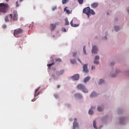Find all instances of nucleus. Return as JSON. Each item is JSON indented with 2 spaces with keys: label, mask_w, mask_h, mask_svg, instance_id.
<instances>
[{
  "label": "nucleus",
  "mask_w": 129,
  "mask_h": 129,
  "mask_svg": "<svg viewBox=\"0 0 129 129\" xmlns=\"http://www.w3.org/2000/svg\"><path fill=\"white\" fill-rule=\"evenodd\" d=\"M71 25L72 27H74L75 28H76V27H78L79 26V24H73V20H72L70 22Z\"/></svg>",
  "instance_id": "obj_15"
},
{
  "label": "nucleus",
  "mask_w": 129,
  "mask_h": 129,
  "mask_svg": "<svg viewBox=\"0 0 129 129\" xmlns=\"http://www.w3.org/2000/svg\"><path fill=\"white\" fill-rule=\"evenodd\" d=\"M54 97H55V98H58V95L55 94L54 95Z\"/></svg>",
  "instance_id": "obj_36"
},
{
  "label": "nucleus",
  "mask_w": 129,
  "mask_h": 129,
  "mask_svg": "<svg viewBox=\"0 0 129 129\" xmlns=\"http://www.w3.org/2000/svg\"><path fill=\"white\" fill-rule=\"evenodd\" d=\"M111 77H115V75H113L111 76Z\"/></svg>",
  "instance_id": "obj_42"
},
{
  "label": "nucleus",
  "mask_w": 129,
  "mask_h": 129,
  "mask_svg": "<svg viewBox=\"0 0 129 129\" xmlns=\"http://www.w3.org/2000/svg\"><path fill=\"white\" fill-rule=\"evenodd\" d=\"M102 83H104V80L100 79L98 82V84H102Z\"/></svg>",
  "instance_id": "obj_23"
},
{
  "label": "nucleus",
  "mask_w": 129,
  "mask_h": 129,
  "mask_svg": "<svg viewBox=\"0 0 129 129\" xmlns=\"http://www.w3.org/2000/svg\"><path fill=\"white\" fill-rule=\"evenodd\" d=\"M97 52H98V49H97V47H96V46H93L92 49V53L93 54H96Z\"/></svg>",
  "instance_id": "obj_10"
},
{
  "label": "nucleus",
  "mask_w": 129,
  "mask_h": 129,
  "mask_svg": "<svg viewBox=\"0 0 129 129\" xmlns=\"http://www.w3.org/2000/svg\"><path fill=\"white\" fill-rule=\"evenodd\" d=\"M3 29H6V28H7V25H3Z\"/></svg>",
  "instance_id": "obj_34"
},
{
  "label": "nucleus",
  "mask_w": 129,
  "mask_h": 129,
  "mask_svg": "<svg viewBox=\"0 0 129 129\" xmlns=\"http://www.w3.org/2000/svg\"><path fill=\"white\" fill-rule=\"evenodd\" d=\"M10 17L11 19V21H18L19 19V16L18 15V12H17V10L14 11L12 14H10Z\"/></svg>",
  "instance_id": "obj_3"
},
{
  "label": "nucleus",
  "mask_w": 129,
  "mask_h": 129,
  "mask_svg": "<svg viewBox=\"0 0 129 129\" xmlns=\"http://www.w3.org/2000/svg\"><path fill=\"white\" fill-rule=\"evenodd\" d=\"M10 0H6V2H8Z\"/></svg>",
  "instance_id": "obj_47"
},
{
  "label": "nucleus",
  "mask_w": 129,
  "mask_h": 129,
  "mask_svg": "<svg viewBox=\"0 0 129 129\" xmlns=\"http://www.w3.org/2000/svg\"><path fill=\"white\" fill-rule=\"evenodd\" d=\"M97 60H99V56L97 55L95 57V60L94 61V64H98L99 63V61Z\"/></svg>",
  "instance_id": "obj_13"
},
{
  "label": "nucleus",
  "mask_w": 129,
  "mask_h": 129,
  "mask_svg": "<svg viewBox=\"0 0 129 129\" xmlns=\"http://www.w3.org/2000/svg\"><path fill=\"white\" fill-rule=\"evenodd\" d=\"M57 88H60V85H57Z\"/></svg>",
  "instance_id": "obj_40"
},
{
  "label": "nucleus",
  "mask_w": 129,
  "mask_h": 129,
  "mask_svg": "<svg viewBox=\"0 0 129 129\" xmlns=\"http://www.w3.org/2000/svg\"><path fill=\"white\" fill-rule=\"evenodd\" d=\"M107 15H108V13H107Z\"/></svg>",
  "instance_id": "obj_50"
},
{
  "label": "nucleus",
  "mask_w": 129,
  "mask_h": 129,
  "mask_svg": "<svg viewBox=\"0 0 129 129\" xmlns=\"http://www.w3.org/2000/svg\"><path fill=\"white\" fill-rule=\"evenodd\" d=\"M39 89H40V87L36 89L35 95H34L35 97H36V96H38V95H39V94H40V92H39Z\"/></svg>",
  "instance_id": "obj_14"
},
{
  "label": "nucleus",
  "mask_w": 129,
  "mask_h": 129,
  "mask_svg": "<svg viewBox=\"0 0 129 129\" xmlns=\"http://www.w3.org/2000/svg\"><path fill=\"white\" fill-rule=\"evenodd\" d=\"M113 65H114V62H111L110 66H113Z\"/></svg>",
  "instance_id": "obj_37"
},
{
  "label": "nucleus",
  "mask_w": 129,
  "mask_h": 129,
  "mask_svg": "<svg viewBox=\"0 0 129 129\" xmlns=\"http://www.w3.org/2000/svg\"><path fill=\"white\" fill-rule=\"evenodd\" d=\"M75 96L77 97V98H82V96L80 94H76Z\"/></svg>",
  "instance_id": "obj_19"
},
{
  "label": "nucleus",
  "mask_w": 129,
  "mask_h": 129,
  "mask_svg": "<svg viewBox=\"0 0 129 129\" xmlns=\"http://www.w3.org/2000/svg\"><path fill=\"white\" fill-rule=\"evenodd\" d=\"M78 2L80 5H82L84 2V0H78Z\"/></svg>",
  "instance_id": "obj_25"
},
{
  "label": "nucleus",
  "mask_w": 129,
  "mask_h": 129,
  "mask_svg": "<svg viewBox=\"0 0 129 129\" xmlns=\"http://www.w3.org/2000/svg\"><path fill=\"white\" fill-rule=\"evenodd\" d=\"M124 120H125L124 118H121L120 119V123H121V124H124Z\"/></svg>",
  "instance_id": "obj_17"
},
{
  "label": "nucleus",
  "mask_w": 129,
  "mask_h": 129,
  "mask_svg": "<svg viewBox=\"0 0 129 129\" xmlns=\"http://www.w3.org/2000/svg\"><path fill=\"white\" fill-rule=\"evenodd\" d=\"M83 12L84 13V14H86V15H87L88 18H89V15H95V12H94V11L91 9L90 7H89L84 8Z\"/></svg>",
  "instance_id": "obj_2"
},
{
  "label": "nucleus",
  "mask_w": 129,
  "mask_h": 129,
  "mask_svg": "<svg viewBox=\"0 0 129 129\" xmlns=\"http://www.w3.org/2000/svg\"><path fill=\"white\" fill-rule=\"evenodd\" d=\"M59 25V23L57 22L55 23V24H50V27L51 28V31H54L55 29V28H56V26H58Z\"/></svg>",
  "instance_id": "obj_9"
},
{
  "label": "nucleus",
  "mask_w": 129,
  "mask_h": 129,
  "mask_svg": "<svg viewBox=\"0 0 129 129\" xmlns=\"http://www.w3.org/2000/svg\"><path fill=\"white\" fill-rule=\"evenodd\" d=\"M78 61H79L80 63H81V60H80V59L79 58H78Z\"/></svg>",
  "instance_id": "obj_41"
},
{
  "label": "nucleus",
  "mask_w": 129,
  "mask_h": 129,
  "mask_svg": "<svg viewBox=\"0 0 129 129\" xmlns=\"http://www.w3.org/2000/svg\"><path fill=\"white\" fill-rule=\"evenodd\" d=\"M24 0H20V2H23Z\"/></svg>",
  "instance_id": "obj_48"
},
{
  "label": "nucleus",
  "mask_w": 129,
  "mask_h": 129,
  "mask_svg": "<svg viewBox=\"0 0 129 129\" xmlns=\"http://www.w3.org/2000/svg\"><path fill=\"white\" fill-rule=\"evenodd\" d=\"M9 10V4L5 3L0 4V13L6 14Z\"/></svg>",
  "instance_id": "obj_1"
},
{
  "label": "nucleus",
  "mask_w": 129,
  "mask_h": 129,
  "mask_svg": "<svg viewBox=\"0 0 129 129\" xmlns=\"http://www.w3.org/2000/svg\"><path fill=\"white\" fill-rule=\"evenodd\" d=\"M52 65H55V62H52L51 63L47 64V67H48V68H50L51 66H52Z\"/></svg>",
  "instance_id": "obj_22"
},
{
  "label": "nucleus",
  "mask_w": 129,
  "mask_h": 129,
  "mask_svg": "<svg viewBox=\"0 0 129 129\" xmlns=\"http://www.w3.org/2000/svg\"><path fill=\"white\" fill-rule=\"evenodd\" d=\"M56 9H57V7L56 6H54L53 7H52V11H55V10H56Z\"/></svg>",
  "instance_id": "obj_32"
},
{
  "label": "nucleus",
  "mask_w": 129,
  "mask_h": 129,
  "mask_svg": "<svg viewBox=\"0 0 129 129\" xmlns=\"http://www.w3.org/2000/svg\"><path fill=\"white\" fill-rule=\"evenodd\" d=\"M62 4L64 5L65 4V0H62Z\"/></svg>",
  "instance_id": "obj_39"
},
{
  "label": "nucleus",
  "mask_w": 129,
  "mask_h": 129,
  "mask_svg": "<svg viewBox=\"0 0 129 129\" xmlns=\"http://www.w3.org/2000/svg\"><path fill=\"white\" fill-rule=\"evenodd\" d=\"M89 79H90V77H87L86 78H85L84 80V82H85V83H86V82L89 81Z\"/></svg>",
  "instance_id": "obj_16"
},
{
  "label": "nucleus",
  "mask_w": 129,
  "mask_h": 129,
  "mask_svg": "<svg viewBox=\"0 0 129 129\" xmlns=\"http://www.w3.org/2000/svg\"><path fill=\"white\" fill-rule=\"evenodd\" d=\"M98 6V3H93L91 5V8H92V9H95V8H97V7Z\"/></svg>",
  "instance_id": "obj_12"
},
{
  "label": "nucleus",
  "mask_w": 129,
  "mask_h": 129,
  "mask_svg": "<svg viewBox=\"0 0 129 129\" xmlns=\"http://www.w3.org/2000/svg\"><path fill=\"white\" fill-rule=\"evenodd\" d=\"M72 79L73 80H78L79 79V75L78 74H75L72 77Z\"/></svg>",
  "instance_id": "obj_11"
},
{
  "label": "nucleus",
  "mask_w": 129,
  "mask_h": 129,
  "mask_svg": "<svg viewBox=\"0 0 129 129\" xmlns=\"http://www.w3.org/2000/svg\"><path fill=\"white\" fill-rule=\"evenodd\" d=\"M77 121V119L76 118H75L74 121L73 123V129H76V127H78V123Z\"/></svg>",
  "instance_id": "obj_7"
},
{
  "label": "nucleus",
  "mask_w": 129,
  "mask_h": 129,
  "mask_svg": "<svg viewBox=\"0 0 129 129\" xmlns=\"http://www.w3.org/2000/svg\"><path fill=\"white\" fill-rule=\"evenodd\" d=\"M114 29L116 32H118V31H119V27L118 26H115Z\"/></svg>",
  "instance_id": "obj_21"
},
{
  "label": "nucleus",
  "mask_w": 129,
  "mask_h": 129,
  "mask_svg": "<svg viewBox=\"0 0 129 129\" xmlns=\"http://www.w3.org/2000/svg\"><path fill=\"white\" fill-rule=\"evenodd\" d=\"M89 114H93V111H92V110L90 109L89 110Z\"/></svg>",
  "instance_id": "obj_30"
},
{
  "label": "nucleus",
  "mask_w": 129,
  "mask_h": 129,
  "mask_svg": "<svg viewBox=\"0 0 129 129\" xmlns=\"http://www.w3.org/2000/svg\"><path fill=\"white\" fill-rule=\"evenodd\" d=\"M65 12H66L68 15H70V14H72V9L68 8V7H65Z\"/></svg>",
  "instance_id": "obj_6"
},
{
  "label": "nucleus",
  "mask_w": 129,
  "mask_h": 129,
  "mask_svg": "<svg viewBox=\"0 0 129 129\" xmlns=\"http://www.w3.org/2000/svg\"><path fill=\"white\" fill-rule=\"evenodd\" d=\"M83 71L85 73H88V68L87 67V64H84L83 67Z\"/></svg>",
  "instance_id": "obj_8"
},
{
  "label": "nucleus",
  "mask_w": 129,
  "mask_h": 129,
  "mask_svg": "<svg viewBox=\"0 0 129 129\" xmlns=\"http://www.w3.org/2000/svg\"><path fill=\"white\" fill-rule=\"evenodd\" d=\"M69 0H65V3H68V2H69Z\"/></svg>",
  "instance_id": "obj_45"
},
{
  "label": "nucleus",
  "mask_w": 129,
  "mask_h": 129,
  "mask_svg": "<svg viewBox=\"0 0 129 129\" xmlns=\"http://www.w3.org/2000/svg\"><path fill=\"white\" fill-rule=\"evenodd\" d=\"M62 31H63V32H65V28H62Z\"/></svg>",
  "instance_id": "obj_43"
},
{
  "label": "nucleus",
  "mask_w": 129,
  "mask_h": 129,
  "mask_svg": "<svg viewBox=\"0 0 129 129\" xmlns=\"http://www.w3.org/2000/svg\"><path fill=\"white\" fill-rule=\"evenodd\" d=\"M104 39L105 40H106V36H105Z\"/></svg>",
  "instance_id": "obj_46"
},
{
  "label": "nucleus",
  "mask_w": 129,
  "mask_h": 129,
  "mask_svg": "<svg viewBox=\"0 0 129 129\" xmlns=\"http://www.w3.org/2000/svg\"><path fill=\"white\" fill-rule=\"evenodd\" d=\"M16 7H19V2L18 1L16 2Z\"/></svg>",
  "instance_id": "obj_35"
},
{
  "label": "nucleus",
  "mask_w": 129,
  "mask_h": 129,
  "mask_svg": "<svg viewBox=\"0 0 129 129\" xmlns=\"http://www.w3.org/2000/svg\"><path fill=\"white\" fill-rule=\"evenodd\" d=\"M77 53H76V52H73V56H74V57H75L76 56V55H77Z\"/></svg>",
  "instance_id": "obj_33"
},
{
  "label": "nucleus",
  "mask_w": 129,
  "mask_h": 129,
  "mask_svg": "<svg viewBox=\"0 0 129 129\" xmlns=\"http://www.w3.org/2000/svg\"><path fill=\"white\" fill-rule=\"evenodd\" d=\"M93 126H94V128H97V127H96V121H95V120H94V122H93Z\"/></svg>",
  "instance_id": "obj_26"
},
{
  "label": "nucleus",
  "mask_w": 129,
  "mask_h": 129,
  "mask_svg": "<svg viewBox=\"0 0 129 129\" xmlns=\"http://www.w3.org/2000/svg\"><path fill=\"white\" fill-rule=\"evenodd\" d=\"M36 101V99H34L32 100V102H34V101Z\"/></svg>",
  "instance_id": "obj_44"
},
{
  "label": "nucleus",
  "mask_w": 129,
  "mask_h": 129,
  "mask_svg": "<svg viewBox=\"0 0 129 129\" xmlns=\"http://www.w3.org/2000/svg\"><path fill=\"white\" fill-rule=\"evenodd\" d=\"M83 52H84V53L85 54V55H86V50L85 46H84L83 47Z\"/></svg>",
  "instance_id": "obj_29"
},
{
  "label": "nucleus",
  "mask_w": 129,
  "mask_h": 129,
  "mask_svg": "<svg viewBox=\"0 0 129 129\" xmlns=\"http://www.w3.org/2000/svg\"><path fill=\"white\" fill-rule=\"evenodd\" d=\"M63 11H65V8L63 9Z\"/></svg>",
  "instance_id": "obj_49"
},
{
  "label": "nucleus",
  "mask_w": 129,
  "mask_h": 129,
  "mask_svg": "<svg viewBox=\"0 0 129 129\" xmlns=\"http://www.w3.org/2000/svg\"><path fill=\"white\" fill-rule=\"evenodd\" d=\"M94 69H95V67L92 66V68H91V70H93Z\"/></svg>",
  "instance_id": "obj_38"
},
{
  "label": "nucleus",
  "mask_w": 129,
  "mask_h": 129,
  "mask_svg": "<svg viewBox=\"0 0 129 129\" xmlns=\"http://www.w3.org/2000/svg\"><path fill=\"white\" fill-rule=\"evenodd\" d=\"M76 62V60L75 59L71 60V63H72V64H75Z\"/></svg>",
  "instance_id": "obj_28"
},
{
  "label": "nucleus",
  "mask_w": 129,
  "mask_h": 129,
  "mask_svg": "<svg viewBox=\"0 0 129 129\" xmlns=\"http://www.w3.org/2000/svg\"><path fill=\"white\" fill-rule=\"evenodd\" d=\"M77 88L79 90H82L84 93H87L88 92V90H87V89H86L85 86L83 84H79L77 86Z\"/></svg>",
  "instance_id": "obj_4"
},
{
  "label": "nucleus",
  "mask_w": 129,
  "mask_h": 129,
  "mask_svg": "<svg viewBox=\"0 0 129 129\" xmlns=\"http://www.w3.org/2000/svg\"><path fill=\"white\" fill-rule=\"evenodd\" d=\"M97 110L98 111H102V110H103V108L101 107H98Z\"/></svg>",
  "instance_id": "obj_24"
},
{
  "label": "nucleus",
  "mask_w": 129,
  "mask_h": 129,
  "mask_svg": "<svg viewBox=\"0 0 129 129\" xmlns=\"http://www.w3.org/2000/svg\"><path fill=\"white\" fill-rule=\"evenodd\" d=\"M5 22H9V16H6L5 19Z\"/></svg>",
  "instance_id": "obj_31"
},
{
  "label": "nucleus",
  "mask_w": 129,
  "mask_h": 129,
  "mask_svg": "<svg viewBox=\"0 0 129 129\" xmlns=\"http://www.w3.org/2000/svg\"><path fill=\"white\" fill-rule=\"evenodd\" d=\"M95 96H97L96 93L93 92L90 95V97H95Z\"/></svg>",
  "instance_id": "obj_18"
},
{
  "label": "nucleus",
  "mask_w": 129,
  "mask_h": 129,
  "mask_svg": "<svg viewBox=\"0 0 129 129\" xmlns=\"http://www.w3.org/2000/svg\"><path fill=\"white\" fill-rule=\"evenodd\" d=\"M65 22H66V25L67 26H68V25H69V21H68V19L67 18H66Z\"/></svg>",
  "instance_id": "obj_27"
},
{
  "label": "nucleus",
  "mask_w": 129,
  "mask_h": 129,
  "mask_svg": "<svg viewBox=\"0 0 129 129\" xmlns=\"http://www.w3.org/2000/svg\"><path fill=\"white\" fill-rule=\"evenodd\" d=\"M23 32H24V31H23L21 28L15 29L14 30V35L16 38H19V37H21V35H20V34H22Z\"/></svg>",
  "instance_id": "obj_5"
},
{
  "label": "nucleus",
  "mask_w": 129,
  "mask_h": 129,
  "mask_svg": "<svg viewBox=\"0 0 129 129\" xmlns=\"http://www.w3.org/2000/svg\"><path fill=\"white\" fill-rule=\"evenodd\" d=\"M55 62H57V63H60V62H61L62 61V60L60 58H55Z\"/></svg>",
  "instance_id": "obj_20"
}]
</instances>
